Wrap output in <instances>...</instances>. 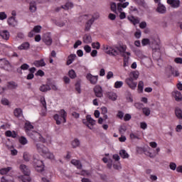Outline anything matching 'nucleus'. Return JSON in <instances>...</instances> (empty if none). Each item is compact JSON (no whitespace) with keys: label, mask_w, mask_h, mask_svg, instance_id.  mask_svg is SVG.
I'll list each match as a JSON object with an SVG mask.
<instances>
[{"label":"nucleus","mask_w":182,"mask_h":182,"mask_svg":"<svg viewBox=\"0 0 182 182\" xmlns=\"http://www.w3.org/2000/svg\"><path fill=\"white\" fill-rule=\"evenodd\" d=\"M84 50L87 53H90V52H92V48L90 47V46H85Z\"/></svg>","instance_id":"nucleus-52"},{"label":"nucleus","mask_w":182,"mask_h":182,"mask_svg":"<svg viewBox=\"0 0 182 182\" xmlns=\"http://www.w3.org/2000/svg\"><path fill=\"white\" fill-rule=\"evenodd\" d=\"M52 88H50V85H43L39 87V90L41 92H49V90H51Z\"/></svg>","instance_id":"nucleus-23"},{"label":"nucleus","mask_w":182,"mask_h":182,"mask_svg":"<svg viewBox=\"0 0 182 182\" xmlns=\"http://www.w3.org/2000/svg\"><path fill=\"white\" fill-rule=\"evenodd\" d=\"M79 146H80V141H79L78 139H75L73 141H72V146L73 149H76V147H79Z\"/></svg>","instance_id":"nucleus-35"},{"label":"nucleus","mask_w":182,"mask_h":182,"mask_svg":"<svg viewBox=\"0 0 182 182\" xmlns=\"http://www.w3.org/2000/svg\"><path fill=\"white\" fill-rule=\"evenodd\" d=\"M86 119L87 120L88 124H91V126H95V124H96V120L93 119L92 118V116L87 115Z\"/></svg>","instance_id":"nucleus-29"},{"label":"nucleus","mask_w":182,"mask_h":182,"mask_svg":"<svg viewBox=\"0 0 182 182\" xmlns=\"http://www.w3.org/2000/svg\"><path fill=\"white\" fill-rule=\"evenodd\" d=\"M63 9H70V8H73V3L67 2L64 6H62Z\"/></svg>","instance_id":"nucleus-38"},{"label":"nucleus","mask_w":182,"mask_h":182,"mask_svg":"<svg viewBox=\"0 0 182 182\" xmlns=\"http://www.w3.org/2000/svg\"><path fill=\"white\" fill-rule=\"evenodd\" d=\"M142 112L145 116H150V113H151V110L149 107L142 108Z\"/></svg>","instance_id":"nucleus-39"},{"label":"nucleus","mask_w":182,"mask_h":182,"mask_svg":"<svg viewBox=\"0 0 182 182\" xmlns=\"http://www.w3.org/2000/svg\"><path fill=\"white\" fill-rule=\"evenodd\" d=\"M167 4L172 8H178L180 6V0H167Z\"/></svg>","instance_id":"nucleus-12"},{"label":"nucleus","mask_w":182,"mask_h":182,"mask_svg":"<svg viewBox=\"0 0 182 182\" xmlns=\"http://www.w3.org/2000/svg\"><path fill=\"white\" fill-rule=\"evenodd\" d=\"M172 95L175 97V100L176 102H181V100H182L181 92H180L179 91L176 90V91H174L172 93Z\"/></svg>","instance_id":"nucleus-13"},{"label":"nucleus","mask_w":182,"mask_h":182,"mask_svg":"<svg viewBox=\"0 0 182 182\" xmlns=\"http://www.w3.org/2000/svg\"><path fill=\"white\" fill-rule=\"evenodd\" d=\"M156 12H158V14H164L166 12H167V9L164 4L159 3L157 4Z\"/></svg>","instance_id":"nucleus-8"},{"label":"nucleus","mask_w":182,"mask_h":182,"mask_svg":"<svg viewBox=\"0 0 182 182\" xmlns=\"http://www.w3.org/2000/svg\"><path fill=\"white\" fill-rule=\"evenodd\" d=\"M34 65L36 66V68H41L46 66V63H45V60L43 59H41L40 60L35 61Z\"/></svg>","instance_id":"nucleus-21"},{"label":"nucleus","mask_w":182,"mask_h":182,"mask_svg":"<svg viewBox=\"0 0 182 182\" xmlns=\"http://www.w3.org/2000/svg\"><path fill=\"white\" fill-rule=\"evenodd\" d=\"M175 114L176 117H178V119H179L180 120H182V110L181 109L177 107L175 109Z\"/></svg>","instance_id":"nucleus-27"},{"label":"nucleus","mask_w":182,"mask_h":182,"mask_svg":"<svg viewBox=\"0 0 182 182\" xmlns=\"http://www.w3.org/2000/svg\"><path fill=\"white\" fill-rule=\"evenodd\" d=\"M8 18V16L5 12H0V21H4V19H6Z\"/></svg>","instance_id":"nucleus-51"},{"label":"nucleus","mask_w":182,"mask_h":182,"mask_svg":"<svg viewBox=\"0 0 182 182\" xmlns=\"http://www.w3.org/2000/svg\"><path fill=\"white\" fill-rule=\"evenodd\" d=\"M7 84V87L9 89H16V87H18V85L14 81L9 82Z\"/></svg>","instance_id":"nucleus-28"},{"label":"nucleus","mask_w":182,"mask_h":182,"mask_svg":"<svg viewBox=\"0 0 182 182\" xmlns=\"http://www.w3.org/2000/svg\"><path fill=\"white\" fill-rule=\"evenodd\" d=\"M90 28H92V25L89 24V23L87 22L85 23V32H89V31H90Z\"/></svg>","instance_id":"nucleus-57"},{"label":"nucleus","mask_w":182,"mask_h":182,"mask_svg":"<svg viewBox=\"0 0 182 182\" xmlns=\"http://www.w3.org/2000/svg\"><path fill=\"white\" fill-rule=\"evenodd\" d=\"M127 19L129 20V22H132L133 25H137V23H140V21L134 18V16H128Z\"/></svg>","instance_id":"nucleus-26"},{"label":"nucleus","mask_w":182,"mask_h":182,"mask_svg":"<svg viewBox=\"0 0 182 182\" xmlns=\"http://www.w3.org/2000/svg\"><path fill=\"white\" fill-rule=\"evenodd\" d=\"M147 26V23L146 21H142L139 23V28L141 29H144Z\"/></svg>","instance_id":"nucleus-53"},{"label":"nucleus","mask_w":182,"mask_h":182,"mask_svg":"<svg viewBox=\"0 0 182 182\" xmlns=\"http://www.w3.org/2000/svg\"><path fill=\"white\" fill-rule=\"evenodd\" d=\"M71 164H73V166H75L78 170H81L82 168V163H80V161L73 159L71 160Z\"/></svg>","instance_id":"nucleus-19"},{"label":"nucleus","mask_w":182,"mask_h":182,"mask_svg":"<svg viewBox=\"0 0 182 182\" xmlns=\"http://www.w3.org/2000/svg\"><path fill=\"white\" fill-rule=\"evenodd\" d=\"M23 159L25 161H29V160H31V155L28 152H24L23 154Z\"/></svg>","instance_id":"nucleus-41"},{"label":"nucleus","mask_w":182,"mask_h":182,"mask_svg":"<svg viewBox=\"0 0 182 182\" xmlns=\"http://www.w3.org/2000/svg\"><path fill=\"white\" fill-rule=\"evenodd\" d=\"M29 43H22L20 46H18V49L20 50H26L27 49H29Z\"/></svg>","instance_id":"nucleus-33"},{"label":"nucleus","mask_w":182,"mask_h":182,"mask_svg":"<svg viewBox=\"0 0 182 182\" xmlns=\"http://www.w3.org/2000/svg\"><path fill=\"white\" fill-rule=\"evenodd\" d=\"M34 144L38 153H41V154H43L44 153H46V151H48V147H46L45 145L36 142H34Z\"/></svg>","instance_id":"nucleus-6"},{"label":"nucleus","mask_w":182,"mask_h":182,"mask_svg":"<svg viewBox=\"0 0 182 182\" xmlns=\"http://www.w3.org/2000/svg\"><path fill=\"white\" fill-rule=\"evenodd\" d=\"M102 49L107 53V55H109V56H119V55H124L126 53L127 56H130L129 52H126L127 49V46L125 45H120L119 46H102Z\"/></svg>","instance_id":"nucleus-1"},{"label":"nucleus","mask_w":182,"mask_h":182,"mask_svg":"<svg viewBox=\"0 0 182 182\" xmlns=\"http://www.w3.org/2000/svg\"><path fill=\"white\" fill-rule=\"evenodd\" d=\"M41 29H42V26H34L33 31V32H36V33H41Z\"/></svg>","instance_id":"nucleus-47"},{"label":"nucleus","mask_w":182,"mask_h":182,"mask_svg":"<svg viewBox=\"0 0 182 182\" xmlns=\"http://www.w3.org/2000/svg\"><path fill=\"white\" fill-rule=\"evenodd\" d=\"M36 76H45V73L42 70H38L36 73Z\"/></svg>","instance_id":"nucleus-58"},{"label":"nucleus","mask_w":182,"mask_h":182,"mask_svg":"<svg viewBox=\"0 0 182 182\" xmlns=\"http://www.w3.org/2000/svg\"><path fill=\"white\" fill-rule=\"evenodd\" d=\"M43 154H45L47 159H49L50 160H53L55 159V155H53L50 151H49V149H47V151L44 152Z\"/></svg>","instance_id":"nucleus-30"},{"label":"nucleus","mask_w":182,"mask_h":182,"mask_svg":"<svg viewBox=\"0 0 182 182\" xmlns=\"http://www.w3.org/2000/svg\"><path fill=\"white\" fill-rule=\"evenodd\" d=\"M92 47L93 48V49H100V43H92Z\"/></svg>","instance_id":"nucleus-49"},{"label":"nucleus","mask_w":182,"mask_h":182,"mask_svg":"<svg viewBox=\"0 0 182 182\" xmlns=\"http://www.w3.org/2000/svg\"><path fill=\"white\" fill-rule=\"evenodd\" d=\"M150 42V40H149L148 38H144L142 39L141 43L144 46H146V45H149Z\"/></svg>","instance_id":"nucleus-56"},{"label":"nucleus","mask_w":182,"mask_h":182,"mask_svg":"<svg viewBox=\"0 0 182 182\" xmlns=\"http://www.w3.org/2000/svg\"><path fill=\"white\" fill-rule=\"evenodd\" d=\"M28 69H29V65L24 63L21 65L20 68L17 69V72L22 75V70H28Z\"/></svg>","instance_id":"nucleus-20"},{"label":"nucleus","mask_w":182,"mask_h":182,"mask_svg":"<svg viewBox=\"0 0 182 182\" xmlns=\"http://www.w3.org/2000/svg\"><path fill=\"white\" fill-rule=\"evenodd\" d=\"M43 42L48 46H50V45H52V37H50V34H45L43 36Z\"/></svg>","instance_id":"nucleus-10"},{"label":"nucleus","mask_w":182,"mask_h":182,"mask_svg":"<svg viewBox=\"0 0 182 182\" xmlns=\"http://www.w3.org/2000/svg\"><path fill=\"white\" fill-rule=\"evenodd\" d=\"M68 76H70L71 79H75V77H76V73L73 70H71L68 72Z\"/></svg>","instance_id":"nucleus-45"},{"label":"nucleus","mask_w":182,"mask_h":182,"mask_svg":"<svg viewBox=\"0 0 182 182\" xmlns=\"http://www.w3.org/2000/svg\"><path fill=\"white\" fill-rule=\"evenodd\" d=\"M87 80L90 82L92 85H96L97 83V80L99 79V76L97 75H92L90 73L87 74Z\"/></svg>","instance_id":"nucleus-7"},{"label":"nucleus","mask_w":182,"mask_h":182,"mask_svg":"<svg viewBox=\"0 0 182 182\" xmlns=\"http://www.w3.org/2000/svg\"><path fill=\"white\" fill-rule=\"evenodd\" d=\"M20 180H21L22 182H30L31 181V176L29 175H21L18 177Z\"/></svg>","instance_id":"nucleus-18"},{"label":"nucleus","mask_w":182,"mask_h":182,"mask_svg":"<svg viewBox=\"0 0 182 182\" xmlns=\"http://www.w3.org/2000/svg\"><path fill=\"white\" fill-rule=\"evenodd\" d=\"M32 129H33V125L31 124V122H27L25 123V130L27 134H29L32 132L31 131Z\"/></svg>","instance_id":"nucleus-15"},{"label":"nucleus","mask_w":182,"mask_h":182,"mask_svg":"<svg viewBox=\"0 0 182 182\" xmlns=\"http://www.w3.org/2000/svg\"><path fill=\"white\" fill-rule=\"evenodd\" d=\"M110 9L114 14L117 13V5L116 4L115 2H111L110 3Z\"/></svg>","instance_id":"nucleus-34"},{"label":"nucleus","mask_w":182,"mask_h":182,"mask_svg":"<svg viewBox=\"0 0 182 182\" xmlns=\"http://www.w3.org/2000/svg\"><path fill=\"white\" fill-rule=\"evenodd\" d=\"M14 113L16 117H22L23 116L22 109L21 108H16L14 111Z\"/></svg>","instance_id":"nucleus-25"},{"label":"nucleus","mask_w":182,"mask_h":182,"mask_svg":"<svg viewBox=\"0 0 182 182\" xmlns=\"http://www.w3.org/2000/svg\"><path fill=\"white\" fill-rule=\"evenodd\" d=\"M20 168H21L22 173L25 176H30V174H31V169H29V168H28V166H26V165L21 164L20 166Z\"/></svg>","instance_id":"nucleus-11"},{"label":"nucleus","mask_w":182,"mask_h":182,"mask_svg":"<svg viewBox=\"0 0 182 182\" xmlns=\"http://www.w3.org/2000/svg\"><path fill=\"white\" fill-rule=\"evenodd\" d=\"M18 141L20 144H22V146H25V144H28V139L25 136H21L18 139Z\"/></svg>","instance_id":"nucleus-37"},{"label":"nucleus","mask_w":182,"mask_h":182,"mask_svg":"<svg viewBox=\"0 0 182 182\" xmlns=\"http://www.w3.org/2000/svg\"><path fill=\"white\" fill-rule=\"evenodd\" d=\"M174 62L176 63H179V65H182V58H176Z\"/></svg>","instance_id":"nucleus-63"},{"label":"nucleus","mask_w":182,"mask_h":182,"mask_svg":"<svg viewBox=\"0 0 182 182\" xmlns=\"http://www.w3.org/2000/svg\"><path fill=\"white\" fill-rule=\"evenodd\" d=\"M7 22L10 26H14V25H15V17L11 16L9 18Z\"/></svg>","instance_id":"nucleus-43"},{"label":"nucleus","mask_w":182,"mask_h":182,"mask_svg":"<svg viewBox=\"0 0 182 182\" xmlns=\"http://www.w3.org/2000/svg\"><path fill=\"white\" fill-rule=\"evenodd\" d=\"M108 18L110 19V21H114L116 19V15L110 13L108 16Z\"/></svg>","instance_id":"nucleus-62"},{"label":"nucleus","mask_w":182,"mask_h":182,"mask_svg":"<svg viewBox=\"0 0 182 182\" xmlns=\"http://www.w3.org/2000/svg\"><path fill=\"white\" fill-rule=\"evenodd\" d=\"M134 107H136V109L140 110L141 109H144L143 107H144V105H143V103L141 102H136L134 104Z\"/></svg>","instance_id":"nucleus-46"},{"label":"nucleus","mask_w":182,"mask_h":182,"mask_svg":"<svg viewBox=\"0 0 182 182\" xmlns=\"http://www.w3.org/2000/svg\"><path fill=\"white\" fill-rule=\"evenodd\" d=\"M11 170H12V167H7V168H1L0 170V174L1 175H4V174H7V173H9V171H11Z\"/></svg>","instance_id":"nucleus-32"},{"label":"nucleus","mask_w":182,"mask_h":182,"mask_svg":"<svg viewBox=\"0 0 182 182\" xmlns=\"http://www.w3.org/2000/svg\"><path fill=\"white\" fill-rule=\"evenodd\" d=\"M126 130H127V128L124 125H121L119 129V132L120 134H124L126 133Z\"/></svg>","instance_id":"nucleus-42"},{"label":"nucleus","mask_w":182,"mask_h":182,"mask_svg":"<svg viewBox=\"0 0 182 182\" xmlns=\"http://www.w3.org/2000/svg\"><path fill=\"white\" fill-rule=\"evenodd\" d=\"M82 39L84 43H92V36L90 35L85 34Z\"/></svg>","instance_id":"nucleus-24"},{"label":"nucleus","mask_w":182,"mask_h":182,"mask_svg":"<svg viewBox=\"0 0 182 182\" xmlns=\"http://www.w3.org/2000/svg\"><path fill=\"white\" fill-rule=\"evenodd\" d=\"M122 56L124 58V66L126 68V66H129V57L126 56V55L122 54Z\"/></svg>","instance_id":"nucleus-40"},{"label":"nucleus","mask_w":182,"mask_h":182,"mask_svg":"<svg viewBox=\"0 0 182 182\" xmlns=\"http://www.w3.org/2000/svg\"><path fill=\"white\" fill-rule=\"evenodd\" d=\"M134 36L135 38H136V39H140V38H141V31H136L134 33Z\"/></svg>","instance_id":"nucleus-55"},{"label":"nucleus","mask_w":182,"mask_h":182,"mask_svg":"<svg viewBox=\"0 0 182 182\" xmlns=\"http://www.w3.org/2000/svg\"><path fill=\"white\" fill-rule=\"evenodd\" d=\"M132 119V115L130 114H126L124 117V122H129Z\"/></svg>","instance_id":"nucleus-59"},{"label":"nucleus","mask_w":182,"mask_h":182,"mask_svg":"<svg viewBox=\"0 0 182 182\" xmlns=\"http://www.w3.org/2000/svg\"><path fill=\"white\" fill-rule=\"evenodd\" d=\"M41 102L42 105L44 107V109H46V100H45V97L41 98Z\"/></svg>","instance_id":"nucleus-64"},{"label":"nucleus","mask_w":182,"mask_h":182,"mask_svg":"<svg viewBox=\"0 0 182 182\" xmlns=\"http://www.w3.org/2000/svg\"><path fill=\"white\" fill-rule=\"evenodd\" d=\"M129 77H132V79H134V80H137V79H139V72L134 71V72L131 73L129 75Z\"/></svg>","instance_id":"nucleus-36"},{"label":"nucleus","mask_w":182,"mask_h":182,"mask_svg":"<svg viewBox=\"0 0 182 182\" xmlns=\"http://www.w3.org/2000/svg\"><path fill=\"white\" fill-rule=\"evenodd\" d=\"M107 96L109 99H110L113 102H114L115 100H117V95L116 94V92H108L107 93Z\"/></svg>","instance_id":"nucleus-16"},{"label":"nucleus","mask_w":182,"mask_h":182,"mask_svg":"<svg viewBox=\"0 0 182 182\" xmlns=\"http://www.w3.org/2000/svg\"><path fill=\"white\" fill-rule=\"evenodd\" d=\"M27 134L34 141H41V143H45L46 141L45 138H43V136H42V135H41L39 132L36 131H31V132H28V134Z\"/></svg>","instance_id":"nucleus-3"},{"label":"nucleus","mask_w":182,"mask_h":182,"mask_svg":"<svg viewBox=\"0 0 182 182\" xmlns=\"http://www.w3.org/2000/svg\"><path fill=\"white\" fill-rule=\"evenodd\" d=\"M33 163L36 171H38V173H42V171L45 170V165L43 164V161L39 159V156H33Z\"/></svg>","instance_id":"nucleus-2"},{"label":"nucleus","mask_w":182,"mask_h":182,"mask_svg":"<svg viewBox=\"0 0 182 182\" xmlns=\"http://www.w3.org/2000/svg\"><path fill=\"white\" fill-rule=\"evenodd\" d=\"M0 36H1L2 39L8 41L9 39V31L6 30L0 31Z\"/></svg>","instance_id":"nucleus-14"},{"label":"nucleus","mask_w":182,"mask_h":182,"mask_svg":"<svg viewBox=\"0 0 182 182\" xmlns=\"http://www.w3.org/2000/svg\"><path fill=\"white\" fill-rule=\"evenodd\" d=\"M123 86V81H117L114 83L115 89H120Z\"/></svg>","instance_id":"nucleus-44"},{"label":"nucleus","mask_w":182,"mask_h":182,"mask_svg":"<svg viewBox=\"0 0 182 182\" xmlns=\"http://www.w3.org/2000/svg\"><path fill=\"white\" fill-rule=\"evenodd\" d=\"M75 59H76V54H70L68 57V60H67L66 65L68 66H69V65H72V63H73V60H75Z\"/></svg>","instance_id":"nucleus-17"},{"label":"nucleus","mask_w":182,"mask_h":182,"mask_svg":"<svg viewBox=\"0 0 182 182\" xmlns=\"http://www.w3.org/2000/svg\"><path fill=\"white\" fill-rule=\"evenodd\" d=\"M80 45H82V41H80V40H77L73 46L74 49H77V48L80 46Z\"/></svg>","instance_id":"nucleus-54"},{"label":"nucleus","mask_w":182,"mask_h":182,"mask_svg":"<svg viewBox=\"0 0 182 182\" xmlns=\"http://www.w3.org/2000/svg\"><path fill=\"white\" fill-rule=\"evenodd\" d=\"M60 116H59V114H55L54 115V119L56 122V124H60V121L62 120V119H63V123H66V117L68 116V113H66V111H65V109H60V111L59 112Z\"/></svg>","instance_id":"nucleus-4"},{"label":"nucleus","mask_w":182,"mask_h":182,"mask_svg":"<svg viewBox=\"0 0 182 182\" xmlns=\"http://www.w3.org/2000/svg\"><path fill=\"white\" fill-rule=\"evenodd\" d=\"M94 92L97 97H102L103 96V90L100 85H96L94 87Z\"/></svg>","instance_id":"nucleus-9"},{"label":"nucleus","mask_w":182,"mask_h":182,"mask_svg":"<svg viewBox=\"0 0 182 182\" xmlns=\"http://www.w3.org/2000/svg\"><path fill=\"white\" fill-rule=\"evenodd\" d=\"M169 168L171 170H173V171H174V170H176V168H177V164H176V163H174V162H171L169 164Z\"/></svg>","instance_id":"nucleus-48"},{"label":"nucleus","mask_w":182,"mask_h":182,"mask_svg":"<svg viewBox=\"0 0 182 182\" xmlns=\"http://www.w3.org/2000/svg\"><path fill=\"white\" fill-rule=\"evenodd\" d=\"M144 87V82L143 81H139L138 84V88L140 92H143V88Z\"/></svg>","instance_id":"nucleus-50"},{"label":"nucleus","mask_w":182,"mask_h":182,"mask_svg":"<svg viewBox=\"0 0 182 182\" xmlns=\"http://www.w3.org/2000/svg\"><path fill=\"white\" fill-rule=\"evenodd\" d=\"M1 66H11V63L5 58L0 59Z\"/></svg>","instance_id":"nucleus-31"},{"label":"nucleus","mask_w":182,"mask_h":182,"mask_svg":"<svg viewBox=\"0 0 182 182\" xmlns=\"http://www.w3.org/2000/svg\"><path fill=\"white\" fill-rule=\"evenodd\" d=\"M119 154L122 159H129V154L124 149L120 150Z\"/></svg>","instance_id":"nucleus-22"},{"label":"nucleus","mask_w":182,"mask_h":182,"mask_svg":"<svg viewBox=\"0 0 182 182\" xmlns=\"http://www.w3.org/2000/svg\"><path fill=\"white\" fill-rule=\"evenodd\" d=\"M130 139H137L138 140L140 139V137H139V136L136 135L134 133H131L129 135Z\"/></svg>","instance_id":"nucleus-61"},{"label":"nucleus","mask_w":182,"mask_h":182,"mask_svg":"<svg viewBox=\"0 0 182 182\" xmlns=\"http://www.w3.org/2000/svg\"><path fill=\"white\" fill-rule=\"evenodd\" d=\"M125 83H127L129 87L132 90H136V87H137V82H134V79L132 77L127 78L125 80Z\"/></svg>","instance_id":"nucleus-5"},{"label":"nucleus","mask_w":182,"mask_h":182,"mask_svg":"<svg viewBox=\"0 0 182 182\" xmlns=\"http://www.w3.org/2000/svg\"><path fill=\"white\" fill-rule=\"evenodd\" d=\"M31 12H35L36 11V6L35 4H30Z\"/></svg>","instance_id":"nucleus-60"}]
</instances>
